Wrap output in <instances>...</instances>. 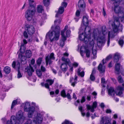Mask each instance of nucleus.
I'll return each instance as SVG.
<instances>
[{"label": "nucleus", "instance_id": "nucleus-1", "mask_svg": "<svg viewBox=\"0 0 124 124\" xmlns=\"http://www.w3.org/2000/svg\"><path fill=\"white\" fill-rule=\"evenodd\" d=\"M88 16L87 15L83 17V23L84 26L86 27H84L85 33H80L79 38L86 44L89 41V44L92 46L94 44V41L97 37L96 40L97 46H101L105 42V38L107 33L106 27L105 26H103L98 31V33H96V31L92 33L91 29L89 27H87L88 25Z\"/></svg>", "mask_w": 124, "mask_h": 124}, {"label": "nucleus", "instance_id": "nucleus-2", "mask_svg": "<svg viewBox=\"0 0 124 124\" xmlns=\"http://www.w3.org/2000/svg\"><path fill=\"white\" fill-rule=\"evenodd\" d=\"M56 26L54 30L52 31H49L46 34V37H48L51 42L56 41L59 39L60 35V28L57 25H55Z\"/></svg>", "mask_w": 124, "mask_h": 124}, {"label": "nucleus", "instance_id": "nucleus-3", "mask_svg": "<svg viewBox=\"0 0 124 124\" xmlns=\"http://www.w3.org/2000/svg\"><path fill=\"white\" fill-rule=\"evenodd\" d=\"M124 90V88L123 87H121L120 86H118L115 92L114 88L112 87H111L108 89V94L112 97H114L116 93V95L122 97L123 96V91Z\"/></svg>", "mask_w": 124, "mask_h": 124}, {"label": "nucleus", "instance_id": "nucleus-4", "mask_svg": "<svg viewBox=\"0 0 124 124\" xmlns=\"http://www.w3.org/2000/svg\"><path fill=\"white\" fill-rule=\"evenodd\" d=\"M25 31L23 35L25 38L27 39L28 37L27 33L30 35H32L34 33L35 31V28L33 26L28 24H26L24 27Z\"/></svg>", "mask_w": 124, "mask_h": 124}, {"label": "nucleus", "instance_id": "nucleus-5", "mask_svg": "<svg viewBox=\"0 0 124 124\" xmlns=\"http://www.w3.org/2000/svg\"><path fill=\"white\" fill-rule=\"evenodd\" d=\"M36 12V8H29L25 13V16L27 20L30 21L33 18Z\"/></svg>", "mask_w": 124, "mask_h": 124}, {"label": "nucleus", "instance_id": "nucleus-6", "mask_svg": "<svg viewBox=\"0 0 124 124\" xmlns=\"http://www.w3.org/2000/svg\"><path fill=\"white\" fill-rule=\"evenodd\" d=\"M64 11V9L62 7H61L59 8L55 15V17H57V18L56 20L54 21V24L59 25L60 24L61 21V18L62 17L61 15L63 13Z\"/></svg>", "mask_w": 124, "mask_h": 124}, {"label": "nucleus", "instance_id": "nucleus-7", "mask_svg": "<svg viewBox=\"0 0 124 124\" xmlns=\"http://www.w3.org/2000/svg\"><path fill=\"white\" fill-rule=\"evenodd\" d=\"M45 113L44 112H42L37 113L36 117L33 118L32 124H37V123H41L43 119V116Z\"/></svg>", "mask_w": 124, "mask_h": 124}, {"label": "nucleus", "instance_id": "nucleus-8", "mask_svg": "<svg viewBox=\"0 0 124 124\" xmlns=\"http://www.w3.org/2000/svg\"><path fill=\"white\" fill-rule=\"evenodd\" d=\"M62 60L65 63L62 64L60 67L63 71L65 72L68 68L67 64L70 63V61L69 59H66L64 57H62Z\"/></svg>", "mask_w": 124, "mask_h": 124}, {"label": "nucleus", "instance_id": "nucleus-9", "mask_svg": "<svg viewBox=\"0 0 124 124\" xmlns=\"http://www.w3.org/2000/svg\"><path fill=\"white\" fill-rule=\"evenodd\" d=\"M112 57V55H110L106 57L105 60L103 59L102 60V65L100 63L98 67V69L100 72L102 73L105 71V67L104 64L106 62L105 61H108L109 59H111Z\"/></svg>", "mask_w": 124, "mask_h": 124}, {"label": "nucleus", "instance_id": "nucleus-10", "mask_svg": "<svg viewBox=\"0 0 124 124\" xmlns=\"http://www.w3.org/2000/svg\"><path fill=\"white\" fill-rule=\"evenodd\" d=\"M12 66L13 68H16L18 72L17 78H19L21 77L22 76L19 71L20 64L19 60H17L16 62L15 61H14L12 64Z\"/></svg>", "mask_w": 124, "mask_h": 124}, {"label": "nucleus", "instance_id": "nucleus-11", "mask_svg": "<svg viewBox=\"0 0 124 124\" xmlns=\"http://www.w3.org/2000/svg\"><path fill=\"white\" fill-rule=\"evenodd\" d=\"M80 53L82 56L83 57L84 54H86V57H89L91 55L90 50L88 48H86L84 46H82L80 50Z\"/></svg>", "mask_w": 124, "mask_h": 124}, {"label": "nucleus", "instance_id": "nucleus-12", "mask_svg": "<svg viewBox=\"0 0 124 124\" xmlns=\"http://www.w3.org/2000/svg\"><path fill=\"white\" fill-rule=\"evenodd\" d=\"M18 121L20 122V124H22L26 119L25 117L23 116V112L20 110L17 113L16 117Z\"/></svg>", "mask_w": 124, "mask_h": 124}, {"label": "nucleus", "instance_id": "nucleus-13", "mask_svg": "<svg viewBox=\"0 0 124 124\" xmlns=\"http://www.w3.org/2000/svg\"><path fill=\"white\" fill-rule=\"evenodd\" d=\"M55 59V57L54 56V54L53 53H51L50 55L47 56L46 58V65H47L48 63H49V64H51L52 61V60H54Z\"/></svg>", "mask_w": 124, "mask_h": 124}, {"label": "nucleus", "instance_id": "nucleus-14", "mask_svg": "<svg viewBox=\"0 0 124 124\" xmlns=\"http://www.w3.org/2000/svg\"><path fill=\"white\" fill-rule=\"evenodd\" d=\"M97 102L95 101L93 102L92 106L89 105H87L86 107L87 110H90L91 112H93L94 111V109L96 108L97 107Z\"/></svg>", "mask_w": 124, "mask_h": 124}, {"label": "nucleus", "instance_id": "nucleus-15", "mask_svg": "<svg viewBox=\"0 0 124 124\" xmlns=\"http://www.w3.org/2000/svg\"><path fill=\"white\" fill-rule=\"evenodd\" d=\"M27 110V111H25L28 112V116L29 118H32L35 111V108L32 106L29 108Z\"/></svg>", "mask_w": 124, "mask_h": 124}, {"label": "nucleus", "instance_id": "nucleus-16", "mask_svg": "<svg viewBox=\"0 0 124 124\" xmlns=\"http://www.w3.org/2000/svg\"><path fill=\"white\" fill-rule=\"evenodd\" d=\"M19 59L21 63L22 64H24L26 63V58L24 56L22 55L21 54H19L18 55Z\"/></svg>", "mask_w": 124, "mask_h": 124}, {"label": "nucleus", "instance_id": "nucleus-17", "mask_svg": "<svg viewBox=\"0 0 124 124\" xmlns=\"http://www.w3.org/2000/svg\"><path fill=\"white\" fill-rule=\"evenodd\" d=\"M25 71L27 72L28 75L30 76L32 75V73L34 71V70L32 68L30 65L29 66H28L25 69Z\"/></svg>", "mask_w": 124, "mask_h": 124}, {"label": "nucleus", "instance_id": "nucleus-18", "mask_svg": "<svg viewBox=\"0 0 124 124\" xmlns=\"http://www.w3.org/2000/svg\"><path fill=\"white\" fill-rule=\"evenodd\" d=\"M54 82V80H53L51 79L46 80V83L44 84L45 87L47 89H49V85H51Z\"/></svg>", "mask_w": 124, "mask_h": 124}, {"label": "nucleus", "instance_id": "nucleus-19", "mask_svg": "<svg viewBox=\"0 0 124 124\" xmlns=\"http://www.w3.org/2000/svg\"><path fill=\"white\" fill-rule=\"evenodd\" d=\"M10 121L12 124H21L19 122L16 117L14 116H12L11 117Z\"/></svg>", "mask_w": 124, "mask_h": 124}, {"label": "nucleus", "instance_id": "nucleus-20", "mask_svg": "<svg viewBox=\"0 0 124 124\" xmlns=\"http://www.w3.org/2000/svg\"><path fill=\"white\" fill-rule=\"evenodd\" d=\"M78 5L80 9L85 7V4L84 0H79L78 2Z\"/></svg>", "mask_w": 124, "mask_h": 124}, {"label": "nucleus", "instance_id": "nucleus-21", "mask_svg": "<svg viewBox=\"0 0 124 124\" xmlns=\"http://www.w3.org/2000/svg\"><path fill=\"white\" fill-rule=\"evenodd\" d=\"M77 77L76 75L75 76L74 78H70V81L71 83V85L72 86H74L75 84L77 83Z\"/></svg>", "mask_w": 124, "mask_h": 124}, {"label": "nucleus", "instance_id": "nucleus-22", "mask_svg": "<svg viewBox=\"0 0 124 124\" xmlns=\"http://www.w3.org/2000/svg\"><path fill=\"white\" fill-rule=\"evenodd\" d=\"M29 4L30 7L29 8H35L36 3L34 1V0H28Z\"/></svg>", "mask_w": 124, "mask_h": 124}, {"label": "nucleus", "instance_id": "nucleus-23", "mask_svg": "<svg viewBox=\"0 0 124 124\" xmlns=\"http://www.w3.org/2000/svg\"><path fill=\"white\" fill-rule=\"evenodd\" d=\"M30 103L29 102H26L25 104V106L24 108V110L25 111H27L28 109L31 107Z\"/></svg>", "mask_w": 124, "mask_h": 124}, {"label": "nucleus", "instance_id": "nucleus-24", "mask_svg": "<svg viewBox=\"0 0 124 124\" xmlns=\"http://www.w3.org/2000/svg\"><path fill=\"white\" fill-rule=\"evenodd\" d=\"M120 68V65L119 63H117L115 64V70L116 72V73L117 74H119V71Z\"/></svg>", "mask_w": 124, "mask_h": 124}, {"label": "nucleus", "instance_id": "nucleus-25", "mask_svg": "<svg viewBox=\"0 0 124 124\" xmlns=\"http://www.w3.org/2000/svg\"><path fill=\"white\" fill-rule=\"evenodd\" d=\"M80 14V11L78 10H77L76 13V16L74 18L75 21L77 22L79 19V16Z\"/></svg>", "mask_w": 124, "mask_h": 124}, {"label": "nucleus", "instance_id": "nucleus-26", "mask_svg": "<svg viewBox=\"0 0 124 124\" xmlns=\"http://www.w3.org/2000/svg\"><path fill=\"white\" fill-rule=\"evenodd\" d=\"M95 72V70L94 69L92 70L91 74L90 75V78L91 80L92 81H93L95 79V77L94 75V74Z\"/></svg>", "mask_w": 124, "mask_h": 124}, {"label": "nucleus", "instance_id": "nucleus-27", "mask_svg": "<svg viewBox=\"0 0 124 124\" xmlns=\"http://www.w3.org/2000/svg\"><path fill=\"white\" fill-rule=\"evenodd\" d=\"M37 10L38 13H41L43 10L42 6L41 5H38L37 7Z\"/></svg>", "mask_w": 124, "mask_h": 124}, {"label": "nucleus", "instance_id": "nucleus-28", "mask_svg": "<svg viewBox=\"0 0 124 124\" xmlns=\"http://www.w3.org/2000/svg\"><path fill=\"white\" fill-rule=\"evenodd\" d=\"M31 51L30 50H27L26 52L25 55L26 57L30 58L31 56Z\"/></svg>", "mask_w": 124, "mask_h": 124}, {"label": "nucleus", "instance_id": "nucleus-29", "mask_svg": "<svg viewBox=\"0 0 124 124\" xmlns=\"http://www.w3.org/2000/svg\"><path fill=\"white\" fill-rule=\"evenodd\" d=\"M11 69L10 67L7 66L5 67L4 69V71L5 73L9 74L10 72Z\"/></svg>", "mask_w": 124, "mask_h": 124}, {"label": "nucleus", "instance_id": "nucleus-30", "mask_svg": "<svg viewBox=\"0 0 124 124\" xmlns=\"http://www.w3.org/2000/svg\"><path fill=\"white\" fill-rule=\"evenodd\" d=\"M64 33V31H61V35L62 36V40H61L64 41L66 40V38L65 36Z\"/></svg>", "mask_w": 124, "mask_h": 124}, {"label": "nucleus", "instance_id": "nucleus-31", "mask_svg": "<svg viewBox=\"0 0 124 124\" xmlns=\"http://www.w3.org/2000/svg\"><path fill=\"white\" fill-rule=\"evenodd\" d=\"M124 38V36H123L120 38L119 40L118 43L119 45L121 46H122L124 44V41L123 39Z\"/></svg>", "mask_w": 124, "mask_h": 124}, {"label": "nucleus", "instance_id": "nucleus-32", "mask_svg": "<svg viewBox=\"0 0 124 124\" xmlns=\"http://www.w3.org/2000/svg\"><path fill=\"white\" fill-rule=\"evenodd\" d=\"M94 46L93 47L92 54L93 55V59L96 58V54L97 53L96 50V49H94Z\"/></svg>", "mask_w": 124, "mask_h": 124}, {"label": "nucleus", "instance_id": "nucleus-33", "mask_svg": "<svg viewBox=\"0 0 124 124\" xmlns=\"http://www.w3.org/2000/svg\"><path fill=\"white\" fill-rule=\"evenodd\" d=\"M120 55L118 54H116L114 56V61L115 62H117L119 60Z\"/></svg>", "mask_w": 124, "mask_h": 124}, {"label": "nucleus", "instance_id": "nucleus-34", "mask_svg": "<svg viewBox=\"0 0 124 124\" xmlns=\"http://www.w3.org/2000/svg\"><path fill=\"white\" fill-rule=\"evenodd\" d=\"M43 3L45 6H47L50 4V1L49 0H43Z\"/></svg>", "mask_w": 124, "mask_h": 124}, {"label": "nucleus", "instance_id": "nucleus-35", "mask_svg": "<svg viewBox=\"0 0 124 124\" xmlns=\"http://www.w3.org/2000/svg\"><path fill=\"white\" fill-rule=\"evenodd\" d=\"M17 99L16 100H15L13 101L11 106V108H12L14 107V106L16 104L17 102Z\"/></svg>", "mask_w": 124, "mask_h": 124}, {"label": "nucleus", "instance_id": "nucleus-36", "mask_svg": "<svg viewBox=\"0 0 124 124\" xmlns=\"http://www.w3.org/2000/svg\"><path fill=\"white\" fill-rule=\"evenodd\" d=\"M61 95L63 97H66L65 92L64 90H63L61 91Z\"/></svg>", "mask_w": 124, "mask_h": 124}, {"label": "nucleus", "instance_id": "nucleus-37", "mask_svg": "<svg viewBox=\"0 0 124 124\" xmlns=\"http://www.w3.org/2000/svg\"><path fill=\"white\" fill-rule=\"evenodd\" d=\"M101 83L102 84V86L103 87H105L106 85H104L105 83V79L103 78H101Z\"/></svg>", "mask_w": 124, "mask_h": 124}, {"label": "nucleus", "instance_id": "nucleus-38", "mask_svg": "<svg viewBox=\"0 0 124 124\" xmlns=\"http://www.w3.org/2000/svg\"><path fill=\"white\" fill-rule=\"evenodd\" d=\"M111 0L114 1V4L117 3V4H119L122 1V0Z\"/></svg>", "mask_w": 124, "mask_h": 124}, {"label": "nucleus", "instance_id": "nucleus-39", "mask_svg": "<svg viewBox=\"0 0 124 124\" xmlns=\"http://www.w3.org/2000/svg\"><path fill=\"white\" fill-rule=\"evenodd\" d=\"M25 50V48L23 44H22L21 45L20 48V52H24Z\"/></svg>", "mask_w": 124, "mask_h": 124}, {"label": "nucleus", "instance_id": "nucleus-40", "mask_svg": "<svg viewBox=\"0 0 124 124\" xmlns=\"http://www.w3.org/2000/svg\"><path fill=\"white\" fill-rule=\"evenodd\" d=\"M36 73L39 77H40L42 75V73L41 71L39 70H36Z\"/></svg>", "mask_w": 124, "mask_h": 124}, {"label": "nucleus", "instance_id": "nucleus-41", "mask_svg": "<svg viewBox=\"0 0 124 124\" xmlns=\"http://www.w3.org/2000/svg\"><path fill=\"white\" fill-rule=\"evenodd\" d=\"M62 124H73L72 123L68 120H65Z\"/></svg>", "mask_w": 124, "mask_h": 124}, {"label": "nucleus", "instance_id": "nucleus-42", "mask_svg": "<svg viewBox=\"0 0 124 124\" xmlns=\"http://www.w3.org/2000/svg\"><path fill=\"white\" fill-rule=\"evenodd\" d=\"M118 81L120 83H122L123 82V80L120 76H119L118 78Z\"/></svg>", "mask_w": 124, "mask_h": 124}, {"label": "nucleus", "instance_id": "nucleus-43", "mask_svg": "<svg viewBox=\"0 0 124 124\" xmlns=\"http://www.w3.org/2000/svg\"><path fill=\"white\" fill-rule=\"evenodd\" d=\"M78 73L82 77H83L84 75V72L83 71H81V72H80L79 71H78Z\"/></svg>", "mask_w": 124, "mask_h": 124}, {"label": "nucleus", "instance_id": "nucleus-44", "mask_svg": "<svg viewBox=\"0 0 124 124\" xmlns=\"http://www.w3.org/2000/svg\"><path fill=\"white\" fill-rule=\"evenodd\" d=\"M70 30L68 29V30L66 31V36L67 37H68L69 36H70Z\"/></svg>", "mask_w": 124, "mask_h": 124}, {"label": "nucleus", "instance_id": "nucleus-45", "mask_svg": "<svg viewBox=\"0 0 124 124\" xmlns=\"http://www.w3.org/2000/svg\"><path fill=\"white\" fill-rule=\"evenodd\" d=\"M67 3L66 2H63L62 4L61 7H62L64 8H66L67 5Z\"/></svg>", "mask_w": 124, "mask_h": 124}, {"label": "nucleus", "instance_id": "nucleus-46", "mask_svg": "<svg viewBox=\"0 0 124 124\" xmlns=\"http://www.w3.org/2000/svg\"><path fill=\"white\" fill-rule=\"evenodd\" d=\"M42 61V59L41 58H39L37 61V64L39 65L41 62Z\"/></svg>", "mask_w": 124, "mask_h": 124}, {"label": "nucleus", "instance_id": "nucleus-47", "mask_svg": "<svg viewBox=\"0 0 124 124\" xmlns=\"http://www.w3.org/2000/svg\"><path fill=\"white\" fill-rule=\"evenodd\" d=\"M85 97L84 96H83L80 102L81 103H83L85 102Z\"/></svg>", "mask_w": 124, "mask_h": 124}, {"label": "nucleus", "instance_id": "nucleus-48", "mask_svg": "<svg viewBox=\"0 0 124 124\" xmlns=\"http://www.w3.org/2000/svg\"><path fill=\"white\" fill-rule=\"evenodd\" d=\"M31 122H32L33 123L32 121H31L30 119H29L27 122L25 124H32Z\"/></svg>", "mask_w": 124, "mask_h": 124}, {"label": "nucleus", "instance_id": "nucleus-49", "mask_svg": "<svg viewBox=\"0 0 124 124\" xmlns=\"http://www.w3.org/2000/svg\"><path fill=\"white\" fill-rule=\"evenodd\" d=\"M104 118L103 117L101 118V119L100 122V124H104Z\"/></svg>", "mask_w": 124, "mask_h": 124}, {"label": "nucleus", "instance_id": "nucleus-50", "mask_svg": "<svg viewBox=\"0 0 124 124\" xmlns=\"http://www.w3.org/2000/svg\"><path fill=\"white\" fill-rule=\"evenodd\" d=\"M92 94L94 96V98H96V96L97 95V93L96 92L94 91L93 93H92Z\"/></svg>", "mask_w": 124, "mask_h": 124}, {"label": "nucleus", "instance_id": "nucleus-51", "mask_svg": "<svg viewBox=\"0 0 124 124\" xmlns=\"http://www.w3.org/2000/svg\"><path fill=\"white\" fill-rule=\"evenodd\" d=\"M64 41L60 40V45L62 47H63L64 44Z\"/></svg>", "mask_w": 124, "mask_h": 124}, {"label": "nucleus", "instance_id": "nucleus-52", "mask_svg": "<svg viewBox=\"0 0 124 124\" xmlns=\"http://www.w3.org/2000/svg\"><path fill=\"white\" fill-rule=\"evenodd\" d=\"M113 64V62L111 61L110 63L108 65V67L109 68L112 67V66Z\"/></svg>", "mask_w": 124, "mask_h": 124}, {"label": "nucleus", "instance_id": "nucleus-53", "mask_svg": "<svg viewBox=\"0 0 124 124\" xmlns=\"http://www.w3.org/2000/svg\"><path fill=\"white\" fill-rule=\"evenodd\" d=\"M66 97H67L68 99H71V96L70 94L69 93H67V95H66Z\"/></svg>", "mask_w": 124, "mask_h": 124}, {"label": "nucleus", "instance_id": "nucleus-54", "mask_svg": "<svg viewBox=\"0 0 124 124\" xmlns=\"http://www.w3.org/2000/svg\"><path fill=\"white\" fill-rule=\"evenodd\" d=\"M111 112V111L110 109H107L106 111V112L107 113H110Z\"/></svg>", "mask_w": 124, "mask_h": 124}, {"label": "nucleus", "instance_id": "nucleus-55", "mask_svg": "<svg viewBox=\"0 0 124 124\" xmlns=\"http://www.w3.org/2000/svg\"><path fill=\"white\" fill-rule=\"evenodd\" d=\"M35 62V60L34 59H32L31 61V64H33Z\"/></svg>", "mask_w": 124, "mask_h": 124}, {"label": "nucleus", "instance_id": "nucleus-56", "mask_svg": "<svg viewBox=\"0 0 124 124\" xmlns=\"http://www.w3.org/2000/svg\"><path fill=\"white\" fill-rule=\"evenodd\" d=\"M78 64L76 62H74L73 64V65L75 67L78 66Z\"/></svg>", "mask_w": 124, "mask_h": 124}, {"label": "nucleus", "instance_id": "nucleus-57", "mask_svg": "<svg viewBox=\"0 0 124 124\" xmlns=\"http://www.w3.org/2000/svg\"><path fill=\"white\" fill-rule=\"evenodd\" d=\"M41 70L42 71H43V72L45 71V70H46V69H45V67L42 66H41Z\"/></svg>", "mask_w": 124, "mask_h": 124}, {"label": "nucleus", "instance_id": "nucleus-58", "mask_svg": "<svg viewBox=\"0 0 124 124\" xmlns=\"http://www.w3.org/2000/svg\"><path fill=\"white\" fill-rule=\"evenodd\" d=\"M87 99L88 101H90L91 99V97L90 95H88L87 96Z\"/></svg>", "mask_w": 124, "mask_h": 124}, {"label": "nucleus", "instance_id": "nucleus-59", "mask_svg": "<svg viewBox=\"0 0 124 124\" xmlns=\"http://www.w3.org/2000/svg\"><path fill=\"white\" fill-rule=\"evenodd\" d=\"M94 11L93 10L91 9V10L90 14L91 16H93V15Z\"/></svg>", "mask_w": 124, "mask_h": 124}, {"label": "nucleus", "instance_id": "nucleus-60", "mask_svg": "<svg viewBox=\"0 0 124 124\" xmlns=\"http://www.w3.org/2000/svg\"><path fill=\"white\" fill-rule=\"evenodd\" d=\"M103 14L104 16H105L106 15V12H105V9L103 8Z\"/></svg>", "mask_w": 124, "mask_h": 124}, {"label": "nucleus", "instance_id": "nucleus-61", "mask_svg": "<svg viewBox=\"0 0 124 124\" xmlns=\"http://www.w3.org/2000/svg\"><path fill=\"white\" fill-rule=\"evenodd\" d=\"M105 123L104 124H111L108 120H105Z\"/></svg>", "mask_w": 124, "mask_h": 124}, {"label": "nucleus", "instance_id": "nucleus-62", "mask_svg": "<svg viewBox=\"0 0 124 124\" xmlns=\"http://www.w3.org/2000/svg\"><path fill=\"white\" fill-rule=\"evenodd\" d=\"M100 106L102 108H103L104 107V105L103 103H101L100 105Z\"/></svg>", "mask_w": 124, "mask_h": 124}, {"label": "nucleus", "instance_id": "nucleus-63", "mask_svg": "<svg viewBox=\"0 0 124 124\" xmlns=\"http://www.w3.org/2000/svg\"><path fill=\"white\" fill-rule=\"evenodd\" d=\"M78 109L79 110H80L81 112H82L83 111L82 109L83 108L81 106H79L78 107Z\"/></svg>", "mask_w": 124, "mask_h": 124}, {"label": "nucleus", "instance_id": "nucleus-64", "mask_svg": "<svg viewBox=\"0 0 124 124\" xmlns=\"http://www.w3.org/2000/svg\"><path fill=\"white\" fill-rule=\"evenodd\" d=\"M34 40L35 41L37 42H38L39 40L37 37H35L34 39Z\"/></svg>", "mask_w": 124, "mask_h": 124}]
</instances>
